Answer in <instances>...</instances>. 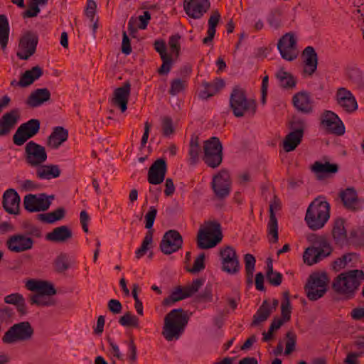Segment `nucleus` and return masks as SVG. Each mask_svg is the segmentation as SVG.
Listing matches in <instances>:
<instances>
[{
    "label": "nucleus",
    "instance_id": "obj_42",
    "mask_svg": "<svg viewBox=\"0 0 364 364\" xmlns=\"http://www.w3.org/2000/svg\"><path fill=\"white\" fill-rule=\"evenodd\" d=\"M9 36V24L7 17L4 14L0 15V46L5 50Z\"/></svg>",
    "mask_w": 364,
    "mask_h": 364
},
{
    "label": "nucleus",
    "instance_id": "obj_11",
    "mask_svg": "<svg viewBox=\"0 0 364 364\" xmlns=\"http://www.w3.org/2000/svg\"><path fill=\"white\" fill-rule=\"evenodd\" d=\"M221 269L229 274H236L240 269L238 256L235 250L231 246H226L220 250Z\"/></svg>",
    "mask_w": 364,
    "mask_h": 364
},
{
    "label": "nucleus",
    "instance_id": "obj_52",
    "mask_svg": "<svg viewBox=\"0 0 364 364\" xmlns=\"http://www.w3.org/2000/svg\"><path fill=\"white\" fill-rule=\"evenodd\" d=\"M41 4L31 1L28 4V9L23 12V18H33L38 16L41 10L39 8Z\"/></svg>",
    "mask_w": 364,
    "mask_h": 364
},
{
    "label": "nucleus",
    "instance_id": "obj_64",
    "mask_svg": "<svg viewBox=\"0 0 364 364\" xmlns=\"http://www.w3.org/2000/svg\"><path fill=\"white\" fill-rule=\"evenodd\" d=\"M154 48L156 51L159 53L161 58L169 55L166 52V45L165 41L162 39L156 40L154 43Z\"/></svg>",
    "mask_w": 364,
    "mask_h": 364
},
{
    "label": "nucleus",
    "instance_id": "obj_25",
    "mask_svg": "<svg viewBox=\"0 0 364 364\" xmlns=\"http://www.w3.org/2000/svg\"><path fill=\"white\" fill-rule=\"evenodd\" d=\"M26 287L30 291H36L34 295L53 296L57 292L53 284L43 280L29 279L26 283Z\"/></svg>",
    "mask_w": 364,
    "mask_h": 364
},
{
    "label": "nucleus",
    "instance_id": "obj_45",
    "mask_svg": "<svg viewBox=\"0 0 364 364\" xmlns=\"http://www.w3.org/2000/svg\"><path fill=\"white\" fill-rule=\"evenodd\" d=\"M211 188L214 193L215 198L219 200L226 198L231 191L230 183H211Z\"/></svg>",
    "mask_w": 364,
    "mask_h": 364
},
{
    "label": "nucleus",
    "instance_id": "obj_56",
    "mask_svg": "<svg viewBox=\"0 0 364 364\" xmlns=\"http://www.w3.org/2000/svg\"><path fill=\"white\" fill-rule=\"evenodd\" d=\"M181 36L178 34L173 35L170 36L168 40V45L170 47L171 52L176 55L177 58L179 55L181 50L180 41Z\"/></svg>",
    "mask_w": 364,
    "mask_h": 364
},
{
    "label": "nucleus",
    "instance_id": "obj_13",
    "mask_svg": "<svg viewBox=\"0 0 364 364\" xmlns=\"http://www.w3.org/2000/svg\"><path fill=\"white\" fill-rule=\"evenodd\" d=\"M277 48L283 59L292 61L298 57L296 40L293 33H287L278 41Z\"/></svg>",
    "mask_w": 364,
    "mask_h": 364
},
{
    "label": "nucleus",
    "instance_id": "obj_51",
    "mask_svg": "<svg viewBox=\"0 0 364 364\" xmlns=\"http://www.w3.org/2000/svg\"><path fill=\"white\" fill-rule=\"evenodd\" d=\"M161 129L162 134L166 137H168L174 133L173 120L170 117L166 116L161 119Z\"/></svg>",
    "mask_w": 364,
    "mask_h": 364
},
{
    "label": "nucleus",
    "instance_id": "obj_5",
    "mask_svg": "<svg viewBox=\"0 0 364 364\" xmlns=\"http://www.w3.org/2000/svg\"><path fill=\"white\" fill-rule=\"evenodd\" d=\"M230 107L237 117H243L250 112L254 115L256 112L257 104L255 100L248 99L245 90L239 85H235L230 96Z\"/></svg>",
    "mask_w": 364,
    "mask_h": 364
},
{
    "label": "nucleus",
    "instance_id": "obj_20",
    "mask_svg": "<svg viewBox=\"0 0 364 364\" xmlns=\"http://www.w3.org/2000/svg\"><path fill=\"white\" fill-rule=\"evenodd\" d=\"M209 0H184L183 9L186 14L194 19L200 18L209 9Z\"/></svg>",
    "mask_w": 364,
    "mask_h": 364
},
{
    "label": "nucleus",
    "instance_id": "obj_40",
    "mask_svg": "<svg viewBox=\"0 0 364 364\" xmlns=\"http://www.w3.org/2000/svg\"><path fill=\"white\" fill-rule=\"evenodd\" d=\"M200 154V146L199 144V138L196 135H192L189 143V164L191 165H195L199 160Z\"/></svg>",
    "mask_w": 364,
    "mask_h": 364
},
{
    "label": "nucleus",
    "instance_id": "obj_31",
    "mask_svg": "<svg viewBox=\"0 0 364 364\" xmlns=\"http://www.w3.org/2000/svg\"><path fill=\"white\" fill-rule=\"evenodd\" d=\"M302 56L305 65L304 73L312 75L317 69L318 55L312 46H307L303 50Z\"/></svg>",
    "mask_w": 364,
    "mask_h": 364
},
{
    "label": "nucleus",
    "instance_id": "obj_24",
    "mask_svg": "<svg viewBox=\"0 0 364 364\" xmlns=\"http://www.w3.org/2000/svg\"><path fill=\"white\" fill-rule=\"evenodd\" d=\"M292 102L294 107L301 113L310 114L313 112V100L308 92L296 93L292 97Z\"/></svg>",
    "mask_w": 364,
    "mask_h": 364
},
{
    "label": "nucleus",
    "instance_id": "obj_22",
    "mask_svg": "<svg viewBox=\"0 0 364 364\" xmlns=\"http://www.w3.org/2000/svg\"><path fill=\"white\" fill-rule=\"evenodd\" d=\"M281 209V202L279 198L274 195L269 204V220L268 223L269 234L272 235V242H277L278 237V222L274 211Z\"/></svg>",
    "mask_w": 364,
    "mask_h": 364
},
{
    "label": "nucleus",
    "instance_id": "obj_37",
    "mask_svg": "<svg viewBox=\"0 0 364 364\" xmlns=\"http://www.w3.org/2000/svg\"><path fill=\"white\" fill-rule=\"evenodd\" d=\"M276 77L282 88L293 89L296 87V80L295 77L290 73L285 71L283 68L280 69L277 73Z\"/></svg>",
    "mask_w": 364,
    "mask_h": 364
},
{
    "label": "nucleus",
    "instance_id": "obj_63",
    "mask_svg": "<svg viewBox=\"0 0 364 364\" xmlns=\"http://www.w3.org/2000/svg\"><path fill=\"white\" fill-rule=\"evenodd\" d=\"M220 19V14L218 10L213 11L208 19V31L215 32V28Z\"/></svg>",
    "mask_w": 364,
    "mask_h": 364
},
{
    "label": "nucleus",
    "instance_id": "obj_54",
    "mask_svg": "<svg viewBox=\"0 0 364 364\" xmlns=\"http://www.w3.org/2000/svg\"><path fill=\"white\" fill-rule=\"evenodd\" d=\"M286 337L287 342L284 353L286 355H289L295 350L296 335L293 331H288L286 334Z\"/></svg>",
    "mask_w": 364,
    "mask_h": 364
},
{
    "label": "nucleus",
    "instance_id": "obj_43",
    "mask_svg": "<svg viewBox=\"0 0 364 364\" xmlns=\"http://www.w3.org/2000/svg\"><path fill=\"white\" fill-rule=\"evenodd\" d=\"M340 197L346 208L350 210L355 208V205L357 203V194L353 188H347L346 191H341Z\"/></svg>",
    "mask_w": 364,
    "mask_h": 364
},
{
    "label": "nucleus",
    "instance_id": "obj_44",
    "mask_svg": "<svg viewBox=\"0 0 364 364\" xmlns=\"http://www.w3.org/2000/svg\"><path fill=\"white\" fill-rule=\"evenodd\" d=\"M150 19V13L147 11H145L143 15L139 16L140 23L137 26V27H136L135 24L136 23L137 21L136 18L132 17L128 22V30L130 31V33H134L136 31L137 28L139 29H145L146 28L149 21Z\"/></svg>",
    "mask_w": 364,
    "mask_h": 364
},
{
    "label": "nucleus",
    "instance_id": "obj_12",
    "mask_svg": "<svg viewBox=\"0 0 364 364\" xmlns=\"http://www.w3.org/2000/svg\"><path fill=\"white\" fill-rule=\"evenodd\" d=\"M337 105L347 114H353L358 109L355 97L346 87H338L334 96Z\"/></svg>",
    "mask_w": 364,
    "mask_h": 364
},
{
    "label": "nucleus",
    "instance_id": "obj_3",
    "mask_svg": "<svg viewBox=\"0 0 364 364\" xmlns=\"http://www.w3.org/2000/svg\"><path fill=\"white\" fill-rule=\"evenodd\" d=\"M307 239L312 243V246L306 248L303 255L304 261L308 265L320 262L332 252L331 246L324 237L311 234Z\"/></svg>",
    "mask_w": 364,
    "mask_h": 364
},
{
    "label": "nucleus",
    "instance_id": "obj_17",
    "mask_svg": "<svg viewBox=\"0 0 364 364\" xmlns=\"http://www.w3.org/2000/svg\"><path fill=\"white\" fill-rule=\"evenodd\" d=\"M183 237L178 231L170 230L165 232L160 242L161 251L165 255H171L182 248Z\"/></svg>",
    "mask_w": 364,
    "mask_h": 364
},
{
    "label": "nucleus",
    "instance_id": "obj_21",
    "mask_svg": "<svg viewBox=\"0 0 364 364\" xmlns=\"http://www.w3.org/2000/svg\"><path fill=\"white\" fill-rule=\"evenodd\" d=\"M131 85L127 81L124 85L114 90L112 104L113 106L120 109L124 112L127 109V103L130 95Z\"/></svg>",
    "mask_w": 364,
    "mask_h": 364
},
{
    "label": "nucleus",
    "instance_id": "obj_16",
    "mask_svg": "<svg viewBox=\"0 0 364 364\" xmlns=\"http://www.w3.org/2000/svg\"><path fill=\"white\" fill-rule=\"evenodd\" d=\"M54 196H47L45 193L38 195L28 194L26 195L23 200V205L26 210L30 213L46 211L50 204V199H53Z\"/></svg>",
    "mask_w": 364,
    "mask_h": 364
},
{
    "label": "nucleus",
    "instance_id": "obj_14",
    "mask_svg": "<svg viewBox=\"0 0 364 364\" xmlns=\"http://www.w3.org/2000/svg\"><path fill=\"white\" fill-rule=\"evenodd\" d=\"M38 43V35L32 31H27L20 39L17 57L21 60H28L35 53Z\"/></svg>",
    "mask_w": 364,
    "mask_h": 364
},
{
    "label": "nucleus",
    "instance_id": "obj_53",
    "mask_svg": "<svg viewBox=\"0 0 364 364\" xmlns=\"http://www.w3.org/2000/svg\"><path fill=\"white\" fill-rule=\"evenodd\" d=\"M305 128V122L304 119L294 117L290 122V129L291 132L298 134L299 132L301 135H304V131Z\"/></svg>",
    "mask_w": 364,
    "mask_h": 364
},
{
    "label": "nucleus",
    "instance_id": "obj_7",
    "mask_svg": "<svg viewBox=\"0 0 364 364\" xmlns=\"http://www.w3.org/2000/svg\"><path fill=\"white\" fill-rule=\"evenodd\" d=\"M328 283L326 273L311 274L304 287L307 298L311 301H316L323 297L327 291Z\"/></svg>",
    "mask_w": 364,
    "mask_h": 364
},
{
    "label": "nucleus",
    "instance_id": "obj_28",
    "mask_svg": "<svg viewBox=\"0 0 364 364\" xmlns=\"http://www.w3.org/2000/svg\"><path fill=\"white\" fill-rule=\"evenodd\" d=\"M73 237L72 230L67 225L55 228L46 235V240L53 242H65Z\"/></svg>",
    "mask_w": 364,
    "mask_h": 364
},
{
    "label": "nucleus",
    "instance_id": "obj_32",
    "mask_svg": "<svg viewBox=\"0 0 364 364\" xmlns=\"http://www.w3.org/2000/svg\"><path fill=\"white\" fill-rule=\"evenodd\" d=\"M68 138V132L63 127H55L48 136L47 145L52 149H58Z\"/></svg>",
    "mask_w": 364,
    "mask_h": 364
},
{
    "label": "nucleus",
    "instance_id": "obj_8",
    "mask_svg": "<svg viewBox=\"0 0 364 364\" xmlns=\"http://www.w3.org/2000/svg\"><path fill=\"white\" fill-rule=\"evenodd\" d=\"M34 330L28 321H23L13 325L4 333L2 341L11 344L18 341H26L31 339Z\"/></svg>",
    "mask_w": 364,
    "mask_h": 364
},
{
    "label": "nucleus",
    "instance_id": "obj_41",
    "mask_svg": "<svg viewBox=\"0 0 364 364\" xmlns=\"http://www.w3.org/2000/svg\"><path fill=\"white\" fill-rule=\"evenodd\" d=\"M303 135L291 132L284 138L283 141V149L286 152L294 151L301 143Z\"/></svg>",
    "mask_w": 364,
    "mask_h": 364
},
{
    "label": "nucleus",
    "instance_id": "obj_61",
    "mask_svg": "<svg viewBox=\"0 0 364 364\" xmlns=\"http://www.w3.org/2000/svg\"><path fill=\"white\" fill-rule=\"evenodd\" d=\"M204 259L205 254L200 253L195 259L193 267L188 269V271L191 273H197L203 270L205 268Z\"/></svg>",
    "mask_w": 364,
    "mask_h": 364
},
{
    "label": "nucleus",
    "instance_id": "obj_57",
    "mask_svg": "<svg viewBox=\"0 0 364 364\" xmlns=\"http://www.w3.org/2000/svg\"><path fill=\"white\" fill-rule=\"evenodd\" d=\"M204 87L203 90H201L199 93V97L203 100H208L209 97L215 95L218 93L213 84L210 82H203Z\"/></svg>",
    "mask_w": 364,
    "mask_h": 364
},
{
    "label": "nucleus",
    "instance_id": "obj_35",
    "mask_svg": "<svg viewBox=\"0 0 364 364\" xmlns=\"http://www.w3.org/2000/svg\"><path fill=\"white\" fill-rule=\"evenodd\" d=\"M272 314L270 304L267 301H264L255 314L253 316V320L251 323L252 326L259 325L260 323L265 321Z\"/></svg>",
    "mask_w": 364,
    "mask_h": 364
},
{
    "label": "nucleus",
    "instance_id": "obj_60",
    "mask_svg": "<svg viewBox=\"0 0 364 364\" xmlns=\"http://www.w3.org/2000/svg\"><path fill=\"white\" fill-rule=\"evenodd\" d=\"M161 59L162 60V65L159 68L158 73L160 75H167L170 72L171 68L173 63L172 58L171 55H168L164 56L163 58H161Z\"/></svg>",
    "mask_w": 364,
    "mask_h": 364
},
{
    "label": "nucleus",
    "instance_id": "obj_27",
    "mask_svg": "<svg viewBox=\"0 0 364 364\" xmlns=\"http://www.w3.org/2000/svg\"><path fill=\"white\" fill-rule=\"evenodd\" d=\"M20 197L14 189L7 190L3 196V207L9 214L16 215L19 210Z\"/></svg>",
    "mask_w": 364,
    "mask_h": 364
},
{
    "label": "nucleus",
    "instance_id": "obj_38",
    "mask_svg": "<svg viewBox=\"0 0 364 364\" xmlns=\"http://www.w3.org/2000/svg\"><path fill=\"white\" fill-rule=\"evenodd\" d=\"M188 297V294H186L184 289L181 286H178L171 291L168 296L163 300L162 305L164 306H171L175 303Z\"/></svg>",
    "mask_w": 364,
    "mask_h": 364
},
{
    "label": "nucleus",
    "instance_id": "obj_26",
    "mask_svg": "<svg viewBox=\"0 0 364 364\" xmlns=\"http://www.w3.org/2000/svg\"><path fill=\"white\" fill-rule=\"evenodd\" d=\"M167 171L166 161L164 159H156L148 171V182H164Z\"/></svg>",
    "mask_w": 364,
    "mask_h": 364
},
{
    "label": "nucleus",
    "instance_id": "obj_6",
    "mask_svg": "<svg viewBox=\"0 0 364 364\" xmlns=\"http://www.w3.org/2000/svg\"><path fill=\"white\" fill-rule=\"evenodd\" d=\"M222 239L220 224L217 221H208L198 232L197 245L201 250L212 248L220 242Z\"/></svg>",
    "mask_w": 364,
    "mask_h": 364
},
{
    "label": "nucleus",
    "instance_id": "obj_23",
    "mask_svg": "<svg viewBox=\"0 0 364 364\" xmlns=\"http://www.w3.org/2000/svg\"><path fill=\"white\" fill-rule=\"evenodd\" d=\"M19 118L20 112L18 109H13L4 114L0 118V136L9 135Z\"/></svg>",
    "mask_w": 364,
    "mask_h": 364
},
{
    "label": "nucleus",
    "instance_id": "obj_1",
    "mask_svg": "<svg viewBox=\"0 0 364 364\" xmlns=\"http://www.w3.org/2000/svg\"><path fill=\"white\" fill-rule=\"evenodd\" d=\"M318 196L309 205L304 220L311 230L316 231L324 227L330 218V205Z\"/></svg>",
    "mask_w": 364,
    "mask_h": 364
},
{
    "label": "nucleus",
    "instance_id": "obj_62",
    "mask_svg": "<svg viewBox=\"0 0 364 364\" xmlns=\"http://www.w3.org/2000/svg\"><path fill=\"white\" fill-rule=\"evenodd\" d=\"M157 214V210L154 207L151 206L149 208V210L145 215L146 224L145 227L147 229H151L154 225L156 216Z\"/></svg>",
    "mask_w": 364,
    "mask_h": 364
},
{
    "label": "nucleus",
    "instance_id": "obj_55",
    "mask_svg": "<svg viewBox=\"0 0 364 364\" xmlns=\"http://www.w3.org/2000/svg\"><path fill=\"white\" fill-rule=\"evenodd\" d=\"M267 21L271 27L277 29L281 25V12L278 9L272 10L267 18Z\"/></svg>",
    "mask_w": 364,
    "mask_h": 364
},
{
    "label": "nucleus",
    "instance_id": "obj_2",
    "mask_svg": "<svg viewBox=\"0 0 364 364\" xmlns=\"http://www.w3.org/2000/svg\"><path fill=\"white\" fill-rule=\"evenodd\" d=\"M188 316L183 309L171 310L164 317L162 335L168 341L178 339L188 323Z\"/></svg>",
    "mask_w": 364,
    "mask_h": 364
},
{
    "label": "nucleus",
    "instance_id": "obj_58",
    "mask_svg": "<svg viewBox=\"0 0 364 364\" xmlns=\"http://www.w3.org/2000/svg\"><path fill=\"white\" fill-rule=\"evenodd\" d=\"M186 87V81L181 79H174L171 82V87L169 94L171 95H176L182 92Z\"/></svg>",
    "mask_w": 364,
    "mask_h": 364
},
{
    "label": "nucleus",
    "instance_id": "obj_46",
    "mask_svg": "<svg viewBox=\"0 0 364 364\" xmlns=\"http://www.w3.org/2000/svg\"><path fill=\"white\" fill-rule=\"evenodd\" d=\"M47 295H31L30 302L38 306H53L57 304L56 299Z\"/></svg>",
    "mask_w": 364,
    "mask_h": 364
},
{
    "label": "nucleus",
    "instance_id": "obj_47",
    "mask_svg": "<svg viewBox=\"0 0 364 364\" xmlns=\"http://www.w3.org/2000/svg\"><path fill=\"white\" fill-rule=\"evenodd\" d=\"M284 298L281 304L282 319L284 321H289L291 318V307L289 300V294L288 291L283 294Z\"/></svg>",
    "mask_w": 364,
    "mask_h": 364
},
{
    "label": "nucleus",
    "instance_id": "obj_50",
    "mask_svg": "<svg viewBox=\"0 0 364 364\" xmlns=\"http://www.w3.org/2000/svg\"><path fill=\"white\" fill-rule=\"evenodd\" d=\"M54 266L58 272L61 273L66 271L70 267L67 255L60 254L58 255L54 262Z\"/></svg>",
    "mask_w": 364,
    "mask_h": 364
},
{
    "label": "nucleus",
    "instance_id": "obj_15",
    "mask_svg": "<svg viewBox=\"0 0 364 364\" xmlns=\"http://www.w3.org/2000/svg\"><path fill=\"white\" fill-rule=\"evenodd\" d=\"M321 125L330 134L341 136L345 133V126L339 117L333 112L326 110L321 115Z\"/></svg>",
    "mask_w": 364,
    "mask_h": 364
},
{
    "label": "nucleus",
    "instance_id": "obj_48",
    "mask_svg": "<svg viewBox=\"0 0 364 364\" xmlns=\"http://www.w3.org/2000/svg\"><path fill=\"white\" fill-rule=\"evenodd\" d=\"M119 323L122 326L138 328L139 320V318L135 315L132 314L129 311H127L119 318Z\"/></svg>",
    "mask_w": 364,
    "mask_h": 364
},
{
    "label": "nucleus",
    "instance_id": "obj_39",
    "mask_svg": "<svg viewBox=\"0 0 364 364\" xmlns=\"http://www.w3.org/2000/svg\"><path fill=\"white\" fill-rule=\"evenodd\" d=\"M65 210L63 208H58L53 212L41 213L37 215L38 219L46 223L52 224L64 218Z\"/></svg>",
    "mask_w": 364,
    "mask_h": 364
},
{
    "label": "nucleus",
    "instance_id": "obj_33",
    "mask_svg": "<svg viewBox=\"0 0 364 364\" xmlns=\"http://www.w3.org/2000/svg\"><path fill=\"white\" fill-rule=\"evenodd\" d=\"M333 237L336 242L340 245H343L347 242V234L344 227V220L337 218L334 221L332 230Z\"/></svg>",
    "mask_w": 364,
    "mask_h": 364
},
{
    "label": "nucleus",
    "instance_id": "obj_29",
    "mask_svg": "<svg viewBox=\"0 0 364 364\" xmlns=\"http://www.w3.org/2000/svg\"><path fill=\"white\" fill-rule=\"evenodd\" d=\"M311 171L316 175L318 179L322 180L331 174L336 173L338 171V165L328 161L323 163L316 161L311 166Z\"/></svg>",
    "mask_w": 364,
    "mask_h": 364
},
{
    "label": "nucleus",
    "instance_id": "obj_9",
    "mask_svg": "<svg viewBox=\"0 0 364 364\" xmlns=\"http://www.w3.org/2000/svg\"><path fill=\"white\" fill-rule=\"evenodd\" d=\"M223 146L219 139L213 136L204 141L203 160L211 168L218 167L223 160Z\"/></svg>",
    "mask_w": 364,
    "mask_h": 364
},
{
    "label": "nucleus",
    "instance_id": "obj_19",
    "mask_svg": "<svg viewBox=\"0 0 364 364\" xmlns=\"http://www.w3.org/2000/svg\"><path fill=\"white\" fill-rule=\"evenodd\" d=\"M34 240L23 234H15L6 241L7 248L12 252L19 253L31 250Z\"/></svg>",
    "mask_w": 364,
    "mask_h": 364
},
{
    "label": "nucleus",
    "instance_id": "obj_10",
    "mask_svg": "<svg viewBox=\"0 0 364 364\" xmlns=\"http://www.w3.org/2000/svg\"><path fill=\"white\" fill-rule=\"evenodd\" d=\"M41 122L38 119H31L22 123L13 136V142L16 146H22L29 139L36 136L40 131Z\"/></svg>",
    "mask_w": 364,
    "mask_h": 364
},
{
    "label": "nucleus",
    "instance_id": "obj_59",
    "mask_svg": "<svg viewBox=\"0 0 364 364\" xmlns=\"http://www.w3.org/2000/svg\"><path fill=\"white\" fill-rule=\"evenodd\" d=\"M203 284V279H196L193 281L191 284H188L184 287V291L186 294H188V297L193 295L196 292L198 291V289Z\"/></svg>",
    "mask_w": 364,
    "mask_h": 364
},
{
    "label": "nucleus",
    "instance_id": "obj_49",
    "mask_svg": "<svg viewBox=\"0 0 364 364\" xmlns=\"http://www.w3.org/2000/svg\"><path fill=\"white\" fill-rule=\"evenodd\" d=\"M128 346L127 358L129 364H134L137 360V348L134 338L130 337L129 341L124 342Z\"/></svg>",
    "mask_w": 364,
    "mask_h": 364
},
{
    "label": "nucleus",
    "instance_id": "obj_36",
    "mask_svg": "<svg viewBox=\"0 0 364 364\" xmlns=\"http://www.w3.org/2000/svg\"><path fill=\"white\" fill-rule=\"evenodd\" d=\"M60 169L58 165L42 166L37 169L36 173L39 178L50 180L57 178L60 174Z\"/></svg>",
    "mask_w": 364,
    "mask_h": 364
},
{
    "label": "nucleus",
    "instance_id": "obj_18",
    "mask_svg": "<svg viewBox=\"0 0 364 364\" xmlns=\"http://www.w3.org/2000/svg\"><path fill=\"white\" fill-rule=\"evenodd\" d=\"M26 161L31 166H38L47 159L45 147L33 141L28 142L25 147Z\"/></svg>",
    "mask_w": 364,
    "mask_h": 364
},
{
    "label": "nucleus",
    "instance_id": "obj_34",
    "mask_svg": "<svg viewBox=\"0 0 364 364\" xmlns=\"http://www.w3.org/2000/svg\"><path fill=\"white\" fill-rule=\"evenodd\" d=\"M347 77L349 82L360 91L364 90V75L357 68H348L347 70Z\"/></svg>",
    "mask_w": 364,
    "mask_h": 364
},
{
    "label": "nucleus",
    "instance_id": "obj_4",
    "mask_svg": "<svg viewBox=\"0 0 364 364\" xmlns=\"http://www.w3.org/2000/svg\"><path fill=\"white\" fill-rule=\"evenodd\" d=\"M364 279L362 270L353 269L336 277L332 284L333 289L338 294L351 296Z\"/></svg>",
    "mask_w": 364,
    "mask_h": 364
},
{
    "label": "nucleus",
    "instance_id": "obj_30",
    "mask_svg": "<svg viewBox=\"0 0 364 364\" xmlns=\"http://www.w3.org/2000/svg\"><path fill=\"white\" fill-rule=\"evenodd\" d=\"M50 98V92L48 88H39L33 91L28 97L26 103L31 107L35 108L48 102Z\"/></svg>",
    "mask_w": 364,
    "mask_h": 364
}]
</instances>
